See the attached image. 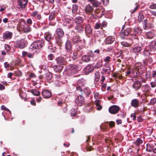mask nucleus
I'll list each match as a JSON object with an SVG mask.
<instances>
[{
  "label": "nucleus",
  "mask_w": 156,
  "mask_h": 156,
  "mask_svg": "<svg viewBox=\"0 0 156 156\" xmlns=\"http://www.w3.org/2000/svg\"><path fill=\"white\" fill-rule=\"evenodd\" d=\"M44 45L43 41L40 40L34 42L30 46V49L31 51L36 50L42 48Z\"/></svg>",
  "instance_id": "nucleus-1"
},
{
  "label": "nucleus",
  "mask_w": 156,
  "mask_h": 156,
  "mask_svg": "<svg viewBox=\"0 0 156 156\" xmlns=\"http://www.w3.org/2000/svg\"><path fill=\"white\" fill-rule=\"evenodd\" d=\"M81 69L80 66L70 64L66 67V69L68 71L71 72L72 73H75L80 71Z\"/></svg>",
  "instance_id": "nucleus-2"
},
{
  "label": "nucleus",
  "mask_w": 156,
  "mask_h": 156,
  "mask_svg": "<svg viewBox=\"0 0 156 156\" xmlns=\"http://www.w3.org/2000/svg\"><path fill=\"white\" fill-rule=\"evenodd\" d=\"M119 107L115 105H113L110 106L108 109L110 113L112 114H115L118 112L119 110Z\"/></svg>",
  "instance_id": "nucleus-3"
},
{
  "label": "nucleus",
  "mask_w": 156,
  "mask_h": 156,
  "mask_svg": "<svg viewBox=\"0 0 156 156\" xmlns=\"http://www.w3.org/2000/svg\"><path fill=\"white\" fill-rule=\"evenodd\" d=\"M75 101L76 104L78 106H81L84 104V98L82 95H80L76 98Z\"/></svg>",
  "instance_id": "nucleus-4"
},
{
  "label": "nucleus",
  "mask_w": 156,
  "mask_h": 156,
  "mask_svg": "<svg viewBox=\"0 0 156 156\" xmlns=\"http://www.w3.org/2000/svg\"><path fill=\"white\" fill-rule=\"evenodd\" d=\"M26 41L24 39H22L18 41L16 43V47L21 49L23 48L26 44Z\"/></svg>",
  "instance_id": "nucleus-5"
},
{
  "label": "nucleus",
  "mask_w": 156,
  "mask_h": 156,
  "mask_svg": "<svg viewBox=\"0 0 156 156\" xmlns=\"http://www.w3.org/2000/svg\"><path fill=\"white\" fill-rule=\"evenodd\" d=\"M55 60L57 64L60 65H65L67 62L64 58L62 57H58Z\"/></svg>",
  "instance_id": "nucleus-6"
},
{
  "label": "nucleus",
  "mask_w": 156,
  "mask_h": 156,
  "mask_svg": "<svg viewBox=\"0 0 156 156\" xmlns=\"http://www.w3.org/2000/svg\"><path fill=\"white\" fill-rule=\"evenodd\" d=\"M150 50L152 52L156 51V41H151L149 46Z\"/></svg>",
  "instance_id": "nucleus-7"
},
{
  "label": "nucleus",
  "mask_w": 156,
  "mask_h": 156,
  "mask_svg": "<svg viewBox=\"0 0 156 156\" xmlns=\"http://www.w3.org/2000/svg\"><path fill=\"white\" fill-rule=\"evenodd\" d=\"M42 96L43 98H50L51 95V92L48 90H45L42 92Z\"/></svg>",
  "instance_id": "nucleus-8"
},
{
  "label": "nucleus",
  "mask_w": 156,
  "mask_h": 156,
  "mask_svg": "<svg viewBox=\"0 0 156 156\" xmlns=\"http://www.w3.org/2000/svg\"><path fill=\"white\" fill-rule=\"evenodd\" d=\"M141 66L142 65L140 63H136L133 69V74L135 72H136V74H137L138 72L139 73L140 72V69H141Z\"/></svg>",
  "instance_id": "nucleus-9"
},
{
  "label": "nucleus",
  "mask_w": 156,
  "mask_h": 156,
  "mask_svg": "<svg viewBox=\"0 0 156 156\" xmlns=\"http://www.w3.org/2000/svg\"><path fill=\"white\" fill-rule=\"evenodd\" d=\"M31 16L36 19L40 20L41 18V15L37 11H35L31 13Z\"/></svg>",
  "instance_id": "nucleus-10"
},
{
  "label": "nucleus",
  "mask_w": 156,
  "mask_h": 156,
  "mask_svg": "<svg viewBox=\"0 0 156 156\" xmlns=\"http://www.w3.org/2000/svg\"><path fill=\"white\" fill-rule=\"evenodd\" d=\"M72 41L74 44H79L82 42V40L79 36H74L72 40Z\"/></svg>",
  "instance_id": "nucleus-11"
},
{
  "label": "nucleus",
  "mask_w": 156,
  "mask_h": 156,
  "mask_svg": "<svg viewBox=\"0 0 156 156\" xmlns=\"http://www.w3.org/2000/svg\"><path fill=\"white\" fill-rule=\"evenodd\" d=\"M27 2V0H18L17 2L20 8L22 9L25 8Z\"/></svg>",
  "instance_id": "nucleus-12"
},
{
  "label": "nucleus",
  "mask_w": 156,
  "mask_h": 156,
  "mask_svg": "<svg viewBox=\"0 0 156 156\" xmlns=\"http://www.w3.org/2000/svg\"><path fill=\"white\" fill-rule=\"evenodd\" d=\"M12 33L9 31H7L3 34V39L9 40L11 39L12 36Z\"/></svg>",
  "instance_id": "nucleus-13"
},
{
  "label": "nucleus",
  "mask_w": 156,
  "mask_h": 156,
  "mask_svg": "<svg viewBox=\"0 0 156 156\" xmlns=\"http://www.w3.org/2000/svg\"><path fill=\"white\" fill-rule=\"evenodd\" d=\"M115 40L114 36H109L107 37L105 39V43L106 44H112Z\"/></svg>",
  "instance_id": "nucleus-14"
},
{
  "label": "nucleus",
  "mask_w": 156,
  "mask_h": 156,
  "mask_svg": "<svg viewBox=\"0 0 156 156\" xmlns=\"http://www.w3.org/2000/svg\"><path fill=\"white\" fill-rule=\"evenodd\" d=\"M132 52L134 53L137 55L142 50V48L141 47L134 46L132 48Z\"/></svg>",
  "instance_id": "nucleus-15"
},
{
  "label": "nucleus",
  "mask_w": 156,
  "mask_h": 156,
  "mask_svg": "<svg viewBox=\"0 0 156 156\" xmlns=\"http://www.w3.org/2000/svg\"><path fill=\"white\" fill-rule=\"evenodd\" d=\"M56 33L58 36L60 38L62 37L64 34L63 30L60 28L57 29L56 30Z\"/></svg>",
  "instance_id": "nucleus-16"
},
{
  "label": "nucleus",
  "mask_w": 156,
  "mask_h": 156,
  "mask_svg": "<svg viewBox=\"0 0 156 156\" xmlns=\"http://www.w3.org/2000/svg\"><path fill=\"white\" fill-rule=\"evenodd\" d=\"M93 68L91 65H87L84 69L85 73L87 74L93 71Z\"/></svg>",
  "instance_id": "nucleus-17"
},
{
  "label": "nucleus",
  "mask_w": 156,
  "mask_h": 156,
  "mask_svg": "<svg viewBox=\"0 0 156 156\" xmlns=\"http://www.w3.org/2000/svg\"><path fill=\"white\" fill-rule=\"evenodd\" d=\"M93 8L90 4H89L87 5L85 8V12L87 13H89L92 14L93 11Z\"/></svg>",
  "instance_id": "nucleus-18"
},
{
  "label": "nucleus",
  "mask_w": 156,
  "mask_h": 156,
  "mask_svg": "<svg viewBox=\"0 0 156 156\" xmlns=\"http://www.w3.org/2000/svg\"><path fill=\"white\" fill-rule=\"evenodd\" d=\"M131 105L134 107H137L139 105V101L137 99H133L131 101Z\"/></svg>",
  "instance_id": "nucleus-19"
},
{
  "label": "nucleus",
  "mask_w": 156,
  "mask_h": 156,
  "mask_svg": "<svg viewBox=\"0 0 156 156\" xmlns=\"http://www.w3.org/2000/svg\"><path fill=\"white\" fill-rule=\"evenodd\" d=\"M141 83L139 81L135 82L132 85L133 87L137 90L139 89L141 87Z\"/></svg>",
  "instance_id": "nucleus-20"
},
{
  "label": "nucleus",
  "mask_w": 156,
  "mask_h": 156,
  "mask_svg": "<svg viewBox=\"0 0 156 156\" xmlns=\"http://www.w3.org/2000/svg\"><path fill=\"white\" fill-rule=\"evenodd\" d=\"M152 62V59L150 56L148 57V58H146L145 60L143 61L145 65H147L149 64H150Z\"/></svg>",
  "instance_id": "nucleus-21"
},
{
  "label": "nucleus",
  "mask_w": 156,
  "mask_h": 156,
  "mask_svg": "<svg viewBox=\"0 0 156 156\" xmlns=\"http://www.w3.org/2000/svg\"><path fill=\"white\" fill-rule=\"evenodd\" d=\"M133 31L135 34L140 35L142 32V30L139 27H135L133 29Z\"/></svg>",
  "instance_id": "nucleus-22"
},
{
  "label": "nucleus",
  "mask_w": 156,
  "mask_h": 156,
  "mask_svg": "<svg viewBox=\"0 0 156 156\" xmlns=\"http://www.w3.org/2000/svg\"><path fill=\"white\" fill-rule=\"evenodd\" d=\"M84 27L83 25H78L76 27V30L77 32L81 33L83 31Z\"/></svg>",
  "instance_id": "nucleus-23"
},
{
  "label": "nucleus",
  "mask_w": 156,
  "mask_h": 156,
  "mask_svg": "<svg viewBox=\"0 0 156 156\" xmlns=\"http://www.w3.org/2000/svg\"><path fill=\"white\" fill-rule=\"evenodd\" d=\"M65 48L67 51H70L72 48V45L69 41H67L65 44Z\"/></svg>",
  "instance_id": "nucleus-24"
},
{
  "label": "nucleus",
  "mask_w": 156,
  "mask_h": 156,
  "mask_svg": "<svg viewBox=\"0 0 156 156\" xmlns=\"http://www.w3.org/2000/svg\"><path fill=\"white\" fill-rule=\"evenodd\" d=\"M83 20V18L80 16L77 17L75 19V22L78 24L82 23Z\"/></svg>",
  "instance_id": "nucleus-25"
},
{
  "label": "nucleus",
  "mask_w": 156,
  "mask_h": 156,
  "mask_svg": "<svg viewBox=\"0 0 156 156\" xmlns=\"http://www.w3.org/2000/svg\"><path fill=\"white\" fill-rule=\"evenodd\" d=\"M52 76L51 73L49 72L46 73L44 75V77L45 79L48 80H50L52 78Z\"/></svg>",
  "instance_id": "nucleus-26"
},
{
  "label": "nucleus",
  "mask_w": 156,
  "mask_h": 156,
  "mask_svg": "<svg viewBox=\"0 0 156 156\" xmlns=\"http://www.w3.org/2000/svg\"><path fill=\"white\" fill-rule=\"evenodd\" d=\"M53 68L55 71L57 72L61 70L62 69L63 66H62L55 65L53 66Z\"/></svg>",
  "instance_id": "nucleus-27"
},
{
  "label": "nucleus",
  "mask_w": 156,
  "mask_h": 156,
  "mask_svg": "<svg viewBox=\"0 0 156 156\" xmlns=\"http://www.w3.org/2000/svg\"><path fill=\"white\" fill-rule=\"evenodd\" d=\"M146 36L147 38L152 39L154 37V34L152 32H149L146 33Z\"/></svg>",
  "instance_id": "nucleus-28"
},
{
  "label": "nucleus",
  "mask_w": 156,
  "mask_h": 156,
  "mask_svg": "<svg viewBox=\"0 0 156 156\" xmlns=\"http://www.w3.org/2000/svg\"><path fill=\"white\" fill-rule=\"evenodd\" d=\"M151 89L150 87L147 85H145L142 87V90L144 92H147Z\"/></svg>",
  "instance_id": "nucleus-29"
},
{
  "label": "nucleus",
  "mask_w": 156,
  "mask_h": 156,
  "mask_svg": "<svg viewBox=\"0 0 156 156\" xmlns=\"http://www.w3.org/2000/svg\"><path fill=\"white\" fill-rule=\"evenodd\" d=\"M26 21L25 20H21L19 26L20 28V30H23L26 26Z\"/></svg>",
  "instance_id": "nucleus-30"
},
{
  "label": "nucleus",
  "mask_w": 156,
  "mask_h": 156,
  "mask_svg": "<svg viewBox=\"0 0 156 156\" xmlns=\"http://www.w3.org/2000/svg\"><path fill=\"white\" fill-rule=\"evenodd\" d=\"M85 81L83 79L79 80L77 82V84L79 86H83L85 84Z\"/></svg>",
  "instance_id": "nucleus-31"
},
{
  "label": "nucleus",
  "mask_w": 156,
  "mask_h": 156,
  "mask_svg": "<svg viewBox=\"0 0 156 156\" xmlns=\"http://www.w3.org/2000/svg\"><path fill=\"white\" fill-rule=\"evenodd\" d=\"M131 31L130 29L129 28H126L122 33L121 34H123L124 36H127L129 35Z\"/></svg>",
  "instance_id": "nucleus-32"
},
{
  "label": "nucleus",
  "mask_w": 156,
  "mask_h": 156,
  "mask_svg": "<svg viewBox=\"0 0 156 156\" xmlns=\"http://www.w3.org/2000/svg\"><path fill=\"white\" fill-rule=\"evenodd\" d=\"M82 60L85 62H87L90 61V57L89 55H84L82 57Z\"/></svg>",
  "instance_id": "nucleus-33"
},
{
  "label": "nucleus",
  "mask_w": 156,
  "mask_h": 156,
  "mask_svg": "<svg viewBox=\"0 0 156 156\" xmlns=\"http://www.w3.org/2000/svg\"><path fill=\"white\" fill-rule=\"evenodd\" d=\"M85 31L86 33L89 34H91L92 32L90 26L88 25L86 26Z\"/></svg>",
  "instance_id": "nucleus-34"
},
{
  "label": "nucleus",
  "mask_w": 156,
  "mask_h": 156,
  "mask_svg": "<svg viewBox=\"0 0 156 156\" xmlns=\"http://www.w3.org/2000/svg\"><path fill=\"white\" fill-rule=\"evenodd\" d=\"M91 52L92 53L91 56L92 58V60L93 61H95L98 58V55L92 52V51H91Z\"/></svg>",
  "instance_id": "nucleus-35"
},
{
  "label": "nucleus",
  "mask_w": 156,
  "mask_h": 156,
  "mask_svg": "<svg viewBox=\"0 0 156 156\" xmlns=\"http://www.w3.org/2000/svg\"><path fill=\"white\" fill-rule=\"evenodd\" d=\"M31 28L30 26L27 25L25 27L23 30L25 33H28L31 31Z\"/></svg>",
  "instance_id": "nucleus-36"
},
{
  "label": "nucleus",
  "mask_w": 156,
  "mask_h": 156,
  "mask_svg": "<svg viewBox=\"0 0 156 156\" xmlns=\"http://www.w3.org/2000/svg\"><path fill=\"white\" fill-rule=\"evenodd\" d=\"M72 20L71 19H66L64 21V23L66 26H70L72 25Z\"/></svg>",
  "instance_id": "nucleus-37"
},
{
  "label": "nucleus",
  "mask_w": 156,
  "mask_h": 156,
  "mask_svg": "<svg viewBox=\"0 0 156 156\" xmlns=\"http://www.w3.org/2000/svg\"><path fill=\"white\" fill-rule=\"evenodd\" d=\"M31 93L35 96H39L40 94L39 91L37 90L36 89H32L31 90Z\"/></svg>",
  "instance_id": "nucleus-38"
},
{
  "label": "nucleus",
  "mask_w": 156,
  "mask_h": 156,
  "mask_svg": "<svg viewBox=\"0 0 156 156\" xmlns=\"http://www.w3.org/2000/svg\"><path fill=\"white\" fill-rule=\"evenodd\" d=\"M151 52V50H150L149 49L148 50L147 49L144 50V54L145 56L149 57L150 56V55H151V54H152Z\"/></svg>",
  "instance_id": "nucleus-39"
},
{
  "label": "nucleus",
  "mask_w": 156,
  "mask_h": 156,
  "mask_svg": "<svg viewBox=\"0 0 156 156\" xmlns=\"http://www.w3.org/2000/svg\"><path fill=\"white\" fill-rule=\"evenodd\" d=\"M78 9V5L76 4L73 5H72V12L73 13H75L76 12Z\"/></svg>",
  "instance_id": "nucleus-40"
},
{
  "label": "nucleus",
  "mask_w": 156,
  "mask_h": 156,
  "mask_svg": "<svg viewBox=\"0 0 156 156\" xmlns=\"http://www.w3.org/2000/svg\"><path fill=\"white\" fill-rule=\"evenodd\" d=\"M95 81H98L99 80L100 78V72L96 71L95 73Z\"/></svg>",
  "instance_id": "nucleus-41"
},
{
  "label": "nucleus",
  "mask_w": 156,
  "mask_h": 156,
  "mask_svg": "<svg viewBox=\"0 0 156 156\" xmlns=\"http://www.w3.org/2000/svg\"><path fill=\"white\" fill-rule=\"evenodd\" d=\"M84 93L87 95H88L91 93L89 88L87 87H85L83 89Z\"/></svg>",
  "instance_id": "nucleus-42"
},
{
  "label": "nucleus",
  "mask_w": 156,
  "mask_h": 156,
  "mask_svg": "<svg viewBox=\"0 0 156 156\" xmlns=\"http://www.w3.org/2000/svg\"><path fill=\"white\" fill-rule=\"evenodd\" d=\"M153 130V129L151 128L147 129L146 132V134L147 136L151 135L152 133Z\"/></svg>",
  "instance_id": "nucleus-43"
},
{
  "label": "nucleus",
  "mask_w": 156,
  "mask_h": 156,
  "mask_svg": "<svg viewBox=\"0 0 156 156\" xmlns=\"http://www.w3.org/2000/svg\"><path fill=\"white\" fill-rule=\"evenodd\" d=\"M55 15V12L53 11L51 12L49 16V20L51 21L54 18Z\"/></svg>",
  "instance_id": "nucleus-44"
},
{
  "label": "nucleus",
  "mask_w": 156,
  "mask_h": 156,
  "mask_svg": "<svg viewBox=\"0 0 156 156\" xmlns=\"http://www.w3.org/2000/svg\"><path fill=\"white\" fill-rule=\"evenodd\" d=\"M121 44L123 46L125 47H129L130 46V44L125 41L121 42Z\"/></svg>",
  "instance_id": "nucleus-45"
},
{
  "label": "nucleus",
  "mask_w": 156,
  "mask_h": 156,
  "mask_svg": "<svg viewBox=\"0 0 156 156\" xmlns=\"http://www.w3.org/2000/svg\"><path fill=\"white\" fill-rule=\"evenodd\" d=\"M51 37L52 36L51 34L49 33H47L46 35L45 39L47 41H49L51 39Z\"/></svg>",
  "instance_id": "nucleus-46"
},
{
  "label": "nucleus",
  "mask_w": 156,
  "mask_h": 156,
  "mask_svg": "<svg viewBox=\"0 0 156 156\" xmlns=\"http://www.w3.org/2000/svg\"><path fill=\"white\" fill-rule=\"evenodd\" d=\"M144 18V16L143 14L141 13H140L138 16V20L139 21H141L143 20Z\"/></svg>",
  "instance_id": "nucleus-47"
},
{
  "label": "nucleus",
  "mask_w": 156,
  "mask_h": 156,
  "mask_svg": "<svg viewBox=\"0 0 156 156\" xmlns=\"http://www.w3.org/2000/svg\"><path fill=\"white\" fill-rule=\"evenodd\" d=\"M91 4H92L93 6L97 7L99 5L100 3L97 1V0H96L93 2H92Z\"/></svg>",
  "instance_id": "nucleus-48"
},
{
  "label": "nucleus",
  "mask_w": 156,
  "mask_h": 156,
  "mask_svg": "<svg viewBox=\"0 0 156 156\" xmlns=\"http://www.w3.org/2000/svg\"><path fill=\"white\" fill-rule=\"evenodd\" d=\"M102 65L101 61H99L98 62L95 66V67L96 68H99L101 67Z\"/></svg>",
  "instance_id": "nucleus-49"
},
{
  "label": "nucleus",
  "mask_w": 156,
  "mask_h": 156,
  "mask_svg": "<svg viewBox=\"0 0 156 156\" xmlns=\"http://www.w3.org/2000/svg\"><path fill=\"white\" fill-rule=\"evenodd\" d=\"M94 28L95 29H98L100 28H101V24L99 22L97 23L94 26Z\"/></svg>",
  "instance_id": "nucleus-50"
},
{
  "label": "nucleus",
  "mask_w": 156,
  "mask_h": 156,
  "mask_svg": "<svg viewBox=\"0 0 156 156\" xmlns=\"http://www.w3.org/2000/svg\"><path fill=\"white\" fill-rule=\"evenodd\" d=\"M146 150L147 151L151 152L152 151V149L150 145L148 144L146 145Z\"/></svg>",
  "instance_id": "nucleus-51"
},
{
  "label": "nucleus",
  "mask_w": 156,
  "mask_h": 156,
  "mask_svg": "<svg viewBox=\"0 0 156 156\" xmlns=\"http://www.w3.org/2000/svg\"><path fill=\"white\" fill-rule=\"evenodd\" d=\"M136 144L139 146L143 143V140L140 138H138L136 141Z\"/></svg>",
  "instance_id": "nucleus-52"
},
{
  "label": "nucleus",
  "mask_w": 156,
  "mask_h": 156,
  "mask_svg": "<svg viewBox=\"0 0 156 156\" xmlns=\"http://www.w3.org/2000/svg\"><path fill=\"white\" fill-rule=\"evenodd\" d=\"M71 115L72 116H74L76 115V111L74 108L72 109L71 110Z\"/></svg>",
  "instance_id": "nucleus-53"
},
{
  "label": "nucleus",
  "mask_w": 156,
  "mask_h": 156,
  "mask_svg": "<svg viewBox=\"0 0 156 156\" xmlns=\"http://www.w3.org/2000/svg\"><path fill=\"white\" fill-rule=\"evenodd\" d=\"M156 102V98H154L151 99V100L150 104L151 105H154Z\"/></svg>",
  "instance_id": "nucleus-54"
},
{
  "label": "nucleus",
  "mask_w": 156,
  "mask_h": 156,
  "mask_svg": "<svg viewBox=\"0 0 156 156\" xmlns=\"http://www.w3.org/2000/svg\"><path fill=\"white\" fill-rule=\"evenodd\" d=\"M1 109L2 110H5L6 111L9 112L10 114H11V111L7 108L4 105H2L1 107Z\"/></svg>",
  "instance_id": "nucleus-55"
},
{
  "label": "nucleus",
  "mask_w": 156,
  "mask_h": 156,
  "mask_svg": "<svg viewBox=\"0 0 156 156\" xmlns=\"http://www.w3.org/2000/svg\"><path fill=\"white\" fill-rule=\"evenodd\" d=\"M107 23L105 21H103L101 24V29H102V27H107Z\"/></svg>",
  "instance_id": "nucleus-56"
},
{
  "label": "nucleus",
  "mask_w": 156,
  "mask_h": 156,
  "mask_svg": "<svg viewBox=\"0 0 156 156\" xmlns=\"http://www.w3.org/2000/svg\"><path fill=\"white\" fill-rule=\"evenodd\" d=\"M101 101L98 99L95 100V104L96 106H98L99 105H101Z\"/></svg>",
  "instance_id": "nucleus-57"
},
{
  "label": "nucleus",
  "mask_w": 156,
  "mask_h": 156,
  "mask_svg": "<svg viewBox=\"0 0 156 156\" xmlns=\"http://www.w3.org/2000/svg\"><path fill=\"white\" fill-rule=\"evenodd\" d=\"M94 98L96 100L100 98V96H99V94L98 93H95L94 94Z\"/></svg>",
  "instance_id": "nucleus-58"
},
{
  "label": "nucleus",
  "mask_w": 156,
  "mask_h": 156,
  "mask_svg": "<svg viewBox=\"0 0 156 156\" xmlns=\"http://www.w3.org/2000/svg\"><path fill=\"white\" fill-rule=\"evenodd\" d=\"M103 71L104 72L106 73L107 74H109L110 73V69L109 68L105 69L103 68Z\"/></svg>",
  "instance_id": "nucleus-59"
},
{
  "label": "nucleus",
  "mask_w": 156,
  "mask_h": 156,
  "mask_svg": "<svg viewBox=\"0 0 156 156\" xmlns=\"http://www.w3.org/2000/svg\"><path fill=\"white\" fill-rule=\"evenodd\" d=\"M111 58L109 56H107L104 59V61L106 62H108L110 61Z\"/></svg>",
  "instance_id": "nucleus-60"
},
{
  "label": "nucleus",
  "mask_w": 156,
  "mask_h": 156,
  "mask_svg": "<svg viewBox=\"0 0 156 156\" xmlns=\"http://www.w3.org/2000/svg\"><path fill=\"white\" fill-rule=\"evenodd\" d=\"M5 48L7 51H9L10 50V46L8 44H5Z\"/></svg>",
  "instance_id": "nucleus-61"
},
{
  "label": "nucleus",
  "mask_w": 156,
  "mask_h": 156,
  "mask_svg": "<svg viewBox=\"0 0 156 156\" xmlns=\"http://www.w3.org/2000/svg\"><path fill=\"white\" fill-rule=\"evenodd\" d=\"M131 117L133 120H135L136 119V117L135 113H132L130 115Z\"/></svg>",
  "instance_id": "nucleus-62"
},
{
  "label": "nucleus",
  "mask_w": 156,
  "mask_h": 156,
  "mask_svg": "<svg viewBox=\"0 0 156 156\" xmlns=\"http://www.w3.org/2000/svg\"><path fill=\"white\" fill-rule=\"evenodd\" d=\"M145 76L147 78H149L151 76V73L150 71H147L145 73Z\"/></svg>",
  "instance_id": "nucleus-63"
},
{
  "label": "nucleus",
  "mask_w": 156,
  "mask_h": 156,
  "mask_svg": "<svg viewBox=\"0 0 156 156\" xmlns=\"http://www.w3.org/2000/svg\"><path fill=\"white\" fill-rule=\"evenodd\" d=\"M109 126L111 127H113L115 125V122L113 121H111L108 122Z\"/></svg>",
  "instance_id": "nucleus-64"
}]
</instances>
